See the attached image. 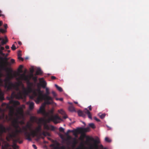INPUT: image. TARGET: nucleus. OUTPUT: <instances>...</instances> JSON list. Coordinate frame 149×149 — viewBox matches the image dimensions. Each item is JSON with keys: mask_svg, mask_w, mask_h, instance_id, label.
I'll return each mask as SVG.
<instances>
[{"mask_svg": "<svg viewBox=\"0 0 149 149\" xmlns=\"http://www.w3.org/2000/svg\"><path fill=\"white\" fill-rule=\"evenodd\" d=\"M88 108L91 111L92 110V107L91 105L89 106Z\"/></svg>", "mask_w": 149, "mask_h": 149, "instance_id": "obj_58", "label": "nucleus"}, {"mask_svg": "<svg viewBox=\"0 0 149 149\" xmlns=\"http://www.w3.org/2000/svg\"><path fill=\"white\" fill-rule=\"evenodd\" d=\"M90 141H92L94 142V143L93 144L90 143L89 147L90 149H99V146L98 144L100 143L99 141L95 140L93 138L88 137L86 138V141L85 142L86 143H90Z\"/></svg>", "mask_w": 149, "mask_h": 149, "instance_id": "obj_2", "label": "nucleus"}, {"mask_svg": "<svg viewBox=\"0 0 149 149\" xmlns=\"http://www.w3.org/2000/svg\"><path fill=\"white\" fill-rule=\"evenodd\" d=\"M0 59L4 62V63L0 66L1 68V69L6 70V72H12L13 71L12 69L10 68H5L8 65L9 63L8 62V58L6 57H5L4 58L1 57L0 58Z\"/></svg>", "mask_w": 149, "mask_h": 149, "instance_id": "obj_3", "label": "nucleus"}, {"mask_svg": "<svg viewBox=\"0 0 149 149\" xmlns=\"http://www.w3.org/2000/svg\"><path fill=\"white\" fill-rule=\"evenodd\" d=\"M89 126L92 128L93 129H94L95 128V125L93 123H90L89 124Z\"/></svg>", "mask_w": 149, "mask_h": 149, "instance_id": "obj_30", "label": "nucleus"}, {"mask_svg": "<svg viewBox=\"0 0 149 149\" xmlns=\"http://www.w3.org/2000/svg\"><path fill=\"white\" fill-rule=\"evenodd\" d=\"M0 54L3 56H5V54L3 53V51H0Z\"/></svg>", "mask_w": 149, "mask_h": 149, "instance_id": "obj_43", "label": "nucleus"}, {"mask_svg": "<svg viewBox=\"0 0 149 149\" xmlns=\"http://www.w3.org/2000/svg\"><path fill=\"white\" fill-rule=\"evenodd\" d=\"M37 91L38 92V93L41 92V90L40 88H38V89H37Z\"/></svg>", "mask_w": 149, "mask_h": 149, "instance_id": "obj_62", "label": "nucleus"}, {"mask_svg": "<svg viewBox=\"0 0 149 149\" xmlns=\"http://www.w3.org/2000/svg\"><path fill=\"white\" fill-rule=\"evenodd\" d=\"M45 109L44 106H42L40 108L39 110L37 111V113H45Z\"/></svg>", "mask_w": 149, "mask_h": 149, "instance_id": "obj_14", "label": "nucleus"}, {"mask_svg": "<svg viewBox=\"0 0 149 149\" xmlns=\"http://www.w3.org/2000/svg\"><path fill=\"white\" fill-rule=\"evenodd\" d=\"M28 129L25 126H23L22 127V132L24 134V135L25 137H26V139L29 141H31L32 139L30 136H31V133H30L27 132Z\"/></svg>", "mask_w": 149, "mask_h": 149, "instance_id": "obj_5", "label": "nucleus"}, {"mask_svg": "<svg viewBox=\"0 0 149 149\" xmlns=\"http://www.w3.org/2000/svg\"><path fill=\"white\" fill-rule=\"evenodd\" d=\"M84 111L85 113H86L87 114L90 113V112L86 108L85 109Z\"/></svg>", "mask_w": 149, "mask_h": 149, "instance_id": "obj_35", "label": "nucleus"}, {"mask_svg": "<svg viewBox=\"0 0 149 149\" xmlns=\"http://www.w3.org/2000/svg\"><path fill=\"white\" fill-rule=\"evenodd\" d=\"M55 86L59 91L62 92L63 91V89L61 87L59 86L58 85L56 84L55 85Z\"/></svg>", "mask_w": 149, "mask_h": 149, "instance_id": "obj_26", "label": "nucleus"}, {"mask_svg": "<svg viewBox=\"0 0 149 149\" xmlns=\"http://www.w3.org/2000/svg\"><path fill=\"white\" fill-rule=\"evenodd\" d=\"M39 120L40 121H43L44 120L43 118H41L39 119Z\"/></svg>", "mask_w": 149, "mask_h": 149, "instance_id": "obj_60", "label": "nucleus"}, {"mask_svg": "<svg viewBox=\"0 0 149 149\" xmlns=\"http://www.w3.org/2000/svg\"><path fill=\"white\" fill-rule=\"evenodd\" d=\"M26 71V70L24 73L20 74V78L22 80H24L26 81V84L28 88L29 89H31V87L32 86L33 84L30 81V78L28 75H26L25 74Z\"/></svg>", "mask_w": 149, "mask_h": 149, "instance_id": "obj_4", "label": "nucleus"}, {"mask_svg": "<svg viewBox=\"0 0 149 149\" xmlns=\"http://www.w3.org/2000/svg\"><path fill=\"white\" fill-rule=\"evenodd\" d=\"M69 110L70 111H75L74 108L72 105L70 106L69 107Z\"/></svg>", "mask_w": 149, "mask_h": 149, "instance_id": "obj_24", "label": "nucleus"}, {"mask_svg": "<svg viewBox=\"0 0 149 149\" xmlns=\"http://www.w3.org/2000/svg\"><path fill=\"white\" fill-rule=\"evenodd\" d=\"M99 147L100 149H103L104 148L102 144L100 145Z\"/></svg>", "mask_w": 149, "mask_h": 149, "instance_id": "obj_55", "label": "nucleus"}, {"mask_svg": "<svg viewBox=\"0 0 149 149\" xmlns=\"http://www.w3.org/2000/svg\"><path fill=\"white\" fill-rule=\"evenodd\" d=\"M21 51H19L17 53V56L18 57H21L22 56V54H21Z\"/></svg>", "mask_w": 149, "mask_h": 149, "instance_id": "obj_39", "label": "nucleus"}, {"mask_svg": "<svg viewBox=\"0 0 149 149\" xmlns=\"http://www.w3.org/2000/svg\"><path fill=\"white\" fill-rule=\"evenodd\" d=\"M72 139L73 141L72 144V147L73 148H74L75 146L78 143V141L75 138H72Z\"/></svg>", "mask_w": 149, "mask_h": 149, "instance_id": "obj_15", "label": "nucleus"}, {"mask_svg": "<svg viewBox=\"0 0 149 149\" xmlns=\"http://www.w3.org/2000/svg\"><path fill=\"white\" fill-rule=\"evenodd\" d=\"M40 85L43 88H46V87L47 85V83L45 81H40Z\"/></svg>", "mask_w": 149, "mask_h": 149, "instance_id": "obj_17", "label": "nucleus"}, {"mask_svg": "<svg viewBox=\"0 0 149 149\" xmlns=\"http://www.w3.org/2000/svg\"><path fill=\"white\" fill-rule=\"evenodd\" d=\"M45 89L46 93L45 94H44L43 95V96H44V97L46 98L47 100H50L52 101L53 100L52 97L49 95L50 94L49 88L46 87L45 88Z\"/></svg>", "mask_w": 149, "mask_h": 149, "instance_id": "obj_11", "label": "nucleus"}, {"mask_svg": "<svg viewBox=\"0 0 149 149\" xmlns=\"http://www.w3.org/2000/svg\"><path fill=\"white\" fill-rule=\"evenodd\" d=\"M70 132H74V131L68 130L67 132V133L68 134Z\"/></svg>", "mask_w": 149, "mask_h": 149, "instance_id": "obj_54", "label": "nucleus"}, {"mask_svg": "<svg viewBox=\"0 0 149 149\" xmlns=\"http://www.w3.org/2000/svg\"><path fill=\"white\" fill-rule=\"evenodd\" d=\"M34 104L33 102H31L29 105V109L30 110H32L34 108Z\"/></svg>", "mask_w": 149, "mask_h": 149, "instance_id": "obj_22", "label": "nucleus"}, {"mask_svg": "<svg viewBox=\"0 0 149 149\" xmlns=\"http://www.w3.org/2000/svg\"><path fill=\"white\" fill-rule=\"evenodd\" d=\"M0 51H2L4 49V47H1V45H0Z\"/></svg>", "mask_w": 149, "mask_h": 149, "instance_id": "obj_48", "label": "nucleus"}, {"mask_svg": "<svg viewBox=\"0 0 149 149\" xmlns=\"http://www.w3.org/2000/svg\"><path fill=\"white\" fill-rule=\"evenodd\" d=\"M43 91H41L40 92L38 93V95L36 101V103H38L42 101L44 99V94H42Z\"/></svg>", "mask_w": 149, "mask_h": 149, "instance_id": "obj_8", "label": "nucleus"}, {"mask_svg": "<svg viewBox=\"0 0 149 149\" xmlns=\"http://www.w3.org/2000/svg\"><path fill=\"white\" fill-rule=\"evenodd\" d=\"M22 130L21 128L19 130L16 129L15 130V132L16 133L22 132Z\"/></svg>", "mask_w": 149, "mask_h": 149, "instance_id": "obj_32", "label": "nucleus"}, {"mask_svg": "<svg viewBox=\"0 0 149 149\" xmlns=\"http://www.w3.org/2000/svg\"><path fill=\"white\" fill-rule=\"evenodd\" d=\"M5 41H4L3 39H2L1 38H0V41L2 40L1 42L2 45H3L4 44H6V43L8 42V40L7 38V37L6 36L5 37Z\"/></svg>", "mask_w": 149, "mask_h": 149, "instance_id": "obj_21", "label": "nucleus"}, {"mask_svg": "<svg viewBox=\"0 0 149 149\" xmlns=\"http://www.w3.org/2000/svg\"><path fill=\"white\" fill-rule=\"evenodd\" d=\"M60 148L61 149H65V147L64 146H62Z\"/></svg>", "mask_w": 149, "mask_h": 149, "instance_id": "obj_56", "label": "nucleus"}, {"mask_svg": "<svg viewBox=\"0 0 149 149\" xmlns=\"http://www.w3.org/2000/svg\"><path fill=\"white\" fill-rule=\"evenodd\" d=\"M11 62L12 63H14L15 62V60L14 59H11Z\"/></svg>", "mask_w": 149, "mask_h": 149, "instance_id": "obj_50", "label": "nucleus"}, {"mask_svg": "<svg viewBox=\"0 0 149 149\" xmlns=\"http://www.w3.org/2000/svg\"><path fill=\"white\" fill-rule=\"evenodd\" d=\"M32 125L31 123L28 122L27 123V124L25 126L27 127V129H29V130L32 131V130L31 129V127Z\"/></svg>", "mask_w": 149, "mask_h": 149, "instance_id": "obj_19", "label": "nucleus"}, {"mask_svg": "<svg viewBox=\"0 0 149 149\" xmlns=\"http://www.w3.org/2000/svg\"><path fill=\"white\" fill-rule=\"evenodd\" d=\"M4 27L6 29L7 28V25L6 24H4Z\"/></svg>", "mask_w": 149, "mask_h": 149, "instance_id": "obj_59", "label": "nucleus"}, {"mask_svg": "<svg viewBox=\"0 0 149 149\" xmlns=\"http://www.w3.org/2000/svg\"><path fill=\"white\" fill-rule=\"evenodd\" d=\"M47 122L48 123H49L50 121H52V118L51 116L50 118H49L47 120Z\"/></svg>", "mask_w": 149, "mask_h": 149, "instance_id": "obj_37", "label": "nucleus"}, {"mask_svg": "<svg viewBox=\"0 0 149 149\" xmlns=\"http://www.w3.org/2000/svg\"><path fill=\"white\" fill-rule=\"evenodd\" d=\"M78 114L79 116H82L84 118L85 117V114L82 111L79 110L78 111Z\"/></svg>", "mask_w": 149, "mask_h": 149, "instance_id": "obj_18", "label": "nucleus"}, {"mask_svg": "<svg viewBox=\"0 0 149 149\" xmlns=\"http://www.w3.org/2000/svg\"><path fill=\"white\" fill-rule=\"evenodd\" d=\"M105 141L106 142H109L111 141L109 139L108 137H106L105 138Z\"/></svg>", "mask_w": 149, "mask_h": 149, "instance_id": "obj_41", "label": "nucleus"}, {"mask_svg": "<svg viewBox=\"0 0 149 149\" xmlns=\"http://www.w3.org/2000/svg\"><path fill=\"white\" fill-rule=\"evenodd\" d=\"M99 116L101 119H102L105 116L106 114L105 113L102 114L101 113H99Z\"/></svg>", "mask_w": 149, "mask_h": 149, "instance_id": "obj_28", "label": "nucleus"}, {"mask_svg": "<svg viewBox=\"0 0 149 149\" xmlns=\"http://www.w3.org/2000/svg\"><path fill=\"white\" fill-rule=\"evenodd\" d=\"M58 112H59V113H61L62 114H63L65 113L64 111L62 109H61L60 110H59L58 111Z\"/></svg>", "mask_w": 149, "mask_h": 149, "instance_id": "obj_34", "label": "nucleus"}, {"mask_svg": "<svg viewBox=\"0 0 149 149\" xmlns=\"http://www.w3.org/2000/svg\"><path fill=\"white\" fill-rule=\"evenodd\" d=\"M4 97L3 93L1 91H0V100H3V99Z\"/></svg>", "mask_w": 149, "mask_h": 149, "instance_id": "obj_31", "label": "nucleus"}, {"mask_svg": "<svg viewBox=\"0 0 149 149\" xmlns=\"http://www.w3.org/2000/svg\"><path fill=\"white\" fill-rule=\"evenodd\" d=\"M87 115L88 118L91 119V120H92V115L91 113L88 114Z\"/></svg>", "mask_w": 149, "mask_h": 149, "instance_id": "obj_40", "label": "nucleus"}, {"mask_svg": "<svg viewBox=\"0 0 149 149\" xmlns=\"http://www.w3.org/2000/svg\"><path fill=\"white\" fill-rule=\"evenodd\" d=\"M23 66L22 65H20L18 69V71L20 73H22L23 71L22 70L23 68Z\"/></svg>", "mask_w": 149, "mask_h": 149, "instance_id": "obj_27", "label": "nucleus"}, {"mask_svg": "<svg viewBox=\"0 0 149 149\" xmlns=\"http://www.w3.org/2000/svg\"><path fill=\"white\" fill-rule=\"evenodd\" d=\"M13 99H11V100H10L9 103L10 104H13L14 107H15L20 104V102L18 101L14 100Z\"/></svg>", "mask_w": 149, "mask_h": 149, "instance_id": "obj_12", "label": "nucleus"}, {"mask_svg": "<svg viewBox=\"0 0 149 149\" xmlns=\"http://www.w3.org/2000/svg\"><path fill=\"white\" fill-rule=\"evenodd\" d=\"M18 58L19 60H21L22 61H23L24 60L23 58L21 57H18Z\"/></svg>", "mask_w": 149, "mask_h": 149, "instance_id": "obj_47", "label": "nucleus"}, {"mask_svg": "<svg viewBox=\"0 0 149 149\" xmlns=\"http://www.w3.org/2000/svg\"><path fill=\"white\" fill-rule=\"evenodd\" d=\"M37 119L36 117L32 116L30 117V120L33 123L35 121L37 120Z\"/></svg>", "mask_w": 149, "mask_h": 149, "instance_id": "obj_23", "label": "nucleus"}, {"mask_svg": "<svg viewBox=\"0 0 149 149\" xmlns=\"http://www.w3.org/2000/svg\"><path fill=\"white\" fill-rule=\"evenodd\" d=\"M5 48L7 49H9V47L8 45H6L5 47Z\"/></svg>", "mask_w": 149, "mask_h": 149, "instance_id": "obj_61", "label": "nucleus"}, {"mask_svg": "<svg viewBox=\"0 0 149 149\" xmlns=\"http://www.w3.org/2000/svg\"><path fill=\"white\" fill-rule=\"evenodd\" d=\"M90 131V128L89 127L86 128L80 127L78 128L77 130L74 132V131L73 135H75V134H77V132H79L80 133H83L87 132H88Z\"/></svg>", "mask_w": 149, "mask_h": 149, "instance_id": "obj_6", "label": "nucleus"}, {"mask_svg": "<svg viewBox=\"0 0 149 149\" xmlns=\"http://www.w3.org/2000/svg\"><path fill=\"white\" fill-rule=\"evenodd\" d=\"M59 131L60 132H64V129L62 127H60L59 128Z\"/></svg>", "mask_w": 149, "mask_h": 149, "instance_id": "obj_33", "label": "nucleus"}, {"mask_svg": "<svg viewBox=\"0 0 149 149\" xmlns=\"http://www.w3.org/2000/svg\"><path fill=\"white\" fill-rule=\"evenodd\" d=\"M32 79L35 81H37V77H33Z\"/></svg>", "mask_w": 149, "mask_h": 149, "instance_id": "obj_45", "label": "nucleus"}, {"mask_svg": "<svg viewBox=\"0 0 149 149\" xmlns=\"http://www.w3.org/2000/svg\"><path fill=\"white\" fill-rule=\"evenodd\" d=\"M52 93L54 97L56 96V94L54 91H52Z\"/></svg>", "mask_w": 149, "mask_h": 149, "instance_id": "obj_46", "label": "nucleus"}, {"mask_svg": "<svg viewBox=\"0 0 149 149\" xmlns=\"http://www.w3.org/2000/svg\"><path fill=\"white\" fill-rule=\"evenodd\" d=\"M94 119L96 120L97 122H100V120L99 119L97 118L96 117H94L93 118Z\"/></svg>", "mask_w": 149, "mask_h": 149, "instance_id": "obj_42", "label": "nucleus"}, {"mask_svg": "<svg viewBox=\"0 0 149 149\" xmlns=\"http://www.w3.org/2000/svg\"><path fill=\"white\" fill-rule=\"evenodd\" d=\"M68 117L67 116V115H65V116H64L63 117V118L64 119H66V118H67Z\"/></svg>", "mask_w": 149, "mask_h": 149, "instance_id": "obj_63", "label": "nucleus"}, {"mask_svg": "<svg viewBox=\"0 0 149 149\" xmlns=\"http://www.w3.org/2000/svg\"><path fill=\"white\" fill-rule=\"evenodd\" d=\"M16 134L13 133V134H9L6 138V139L8 141H10V139L13 137H16Z\"/></svg>", "mask_w": 149, "mask_h": 149, "instance_id": "obj_13", "label": "nucleus"}, {"mask_svg": "<svg viewBox=\"0 0 149 149\" xmlns=\"http://www.w3.org/2000/svg\"><path fill=\"white\" fill-rule=\"evenodd\" d=\"M43 72L40 68H37V70L36 72V75H40L42 74Z\"/></svg>", "mask_w": 149, "mask_h": 149, "instance_id": "obj_20", "label": "nucleus"}, {"mask_svg": "<svg viewBox=\"0 0 149 149\" xmlns=\"http://www.w3.org/2000/svg\"><path fill=\"white\" fill-rule=\"evenodd\" d=\"M43 100H44L45 101V103L46 104H51V103L50 101H49V100H47L46 98H44V99H43ZM50 101H51L50 100Z\"/></svg>", "mask_w": 149, "mask_h": 149, "instance_id": "obj_25", "label": "nucleus"}, {"mask_svg": "<svg viewBox=\"0 0 149 149\" xmlns=\"http://www.w3.org/2000/svg\"><path fill=\"white\" fill-rule=\"evenodd\" d=\"M32 146L33 147V148L35 149H37V147H36V146L35 144H33L32 145Z\"/></svg>", "mask_w": 149, "mask_h": 149, "instance_id": "obj_53", "label": "nucleus"}, {"mask_svg": "<svg viewBox=\"0 0 149 149\" xmlns=\"http://www.w3.org/2000/svg\"><path fill=\"white\" fill-rule=\"evenodd\" d=\"M13 78V76L12 73H8V77L5 79L4 81H5L4 86L8 90H10L13 88L17 91L19 90V85L17 83L13 84L10 81V79Z\"/></svg>", "mask_w": 149, "mask_h": 149, "instance_id": "obj_1", "label": "nucleus"}, {"mask_svg": "<svg viewBox=\"0 0 149 149\" xmlns=\"http://www.w3.org/2000/svg\"><path fill=\"white\" fill-rule=\"evenodd\" d=\"M34 71V70L33 68L31 70H30V72L32 74L31 76L32 77L33 76V72Z\"/></svg>", "mask_w": 149, "mask_h": 149, "instance_id": "obj_44", "label": "nucleus"}, {"mask_svg": "<svg viewBox=\"0 0 149 149\" xmlns=\"http://www.w3.org/2000/svg\"><path fill=\"white\" fill-rule=\"evenodd\" d=\"M51 116L52 118V121L55 124L59 123L60 122L59 121L61 120V118L57 115L54 116L52 115Z\"/></svg>", "mask_w": 149, "mask_h": 149, "instance_id": "obj_10", "label": "nucleus"}, {"mask_svg": "<svg viewBox=\"0 0 149 149\" xmlns=\"http://www.w3.org/2000/svg\"><path fill=\"white\" fill-rule=\"evenodd\" d=\"M71 138H72V137L71 136H68V137L67 139L68 140H69L70 139H71Z\"/></svg>", "mask_w": 149, "mask_h": 149, "instance_id": "obj_57", "label": "nucleus"}, {"mask_svg": "<svg viewBox=\"0 0 149 149\" xmlns=\"http://www.w3.org/2000/svg\"><path fill=\"white\" fill-rule=\"evenodd\" d=\"M0 32L2 33H3L5 32L4 30L2 29H0Z\"/></svg>", "mask_w": 149, "mask_h": 149, "instance_id": "obj_52", "label": "nucleus"}, {"mask_svg": "<svg viewBox=\"0 0 149 149\" xmlns=\"http://www.w3.org/2000/svg\"><path fill=\"white\" fill-rule=\"evenodd\" d=\"M14 97L18 99H19L22 98V95L21 92L19 91L17 94H16L14 92L12 93L10 98L11 99H13Z\"/></svg>", "mask_w": 149, "mask_h": 149, "instance_id": "obj_7", "label": "nucleus"}, {"mask_svg": "<svg viewBox=\"0 0 149 149\" xmlns=\"http://www.w3.org/2000/svg\"><path fill=\"white\" fill-rule=\"evenodd\" d=\"M11 49L13 50H15L16 49V47H15L14 44H13L12 45V47H11Z\"/></svg>", "mask_w": 149, "mask_h": 149, "instance_id": "obj_38", "label": "nucleus"}, {"mask_svg": "<svg viewBox=\"0 0 149 149\" xmlns=\"http://www.w3.org/2000/svg\"><path fill=\"white\" fill-rule=\"evenodd\" d=\"M50 126L52 130H54L55 128H54V127L53 126L51 125Z\"/></svg>", "mask_w": 149, "mask_h": 149, "instance_id": "obj_51", "label": "nucleus"}, {"mask_svg": "<svg viewBox=\"0 0 149 149\" xmlns=\"http://www.w3.org/2000/svg\"><path fill=\"white\" fill-rule=\"evenodd\" d=\"M6 129L5 127L1 124L0 125V131L1 133L3 132H6Z\"/></svg>", "mask_w": 149, "mask_h": 149, "instance_id": "obj_16", "label": "nucleus"}, {"mask_svg": "<svg viewBox=\"0 0 149 149\" xmlns=\"http://www.w3.org/2000/svg\"><path fill=\"white\" fill-rule=\"evenodd\" d=\"M42 130L41 126L39 125L37 127L35 130H32L31 132V136L33 137L36 136L38 132H40Z\"/></svg>", "mask_w": 149, "mask_h": 149, "instance_id": "obj_9", "label": "nucleus"}, {"mask_svg": "<svg viewBox=\"0 0 149 149\" xmlns=\"http://www.w3.org/2000/svg\"><path fill=\"white\" fill-rule=\"evenodd\" d=\"M51 146L54 147V149H57L59 147L58 146H55V145L54 144H52Z\"/></svg>", "mask_w": 149, "mask_h": 149, "instance_id": "obj_36", "label": "nucleus"}, {"mask_svg": "<svg viewBox=\"0 0 149 149\" xmlns=\"http://www.w3.org/2000/svg\"><path fill=\"white\" fill-rule=\"evenodd\" d=\"M44 128L45 129L49 130L50 129V128L49 125L46 124H44Z\"/></svg>", "mask_w": 149, "mask_h": 149, "instance_id": "obj_29", "label": "nucleus"}, {"mask_svg": "<svg viewBox=\"0 0 149 149\" xmlns=\"http://www.w3.org/2000/svg\"><path fill=\"white\" fill-rule=\"evenodd\" d=\"M51 78L52 79L54 80L56 79V78L54 76H52L51 77Z\"/></svg>", "mask_w": 149, "mask_h": 149, "instance_id": "obj_49", "label": "nucleus"}, {"mask_svg": "<svg viewBox=\"0 0 149 149\" xmlns=\"http://www.w3.org/2000/svg\"><path fill=\"white\" fill-rule=\"evenodd\" d=\"M18 44L19 45H22V43L20 41H19L18 42Z\"/></svg>", "mask_w": 149, "mask_h": 149, "instance_id": "obj_64", "label": "nucleus"}]
</instances>
